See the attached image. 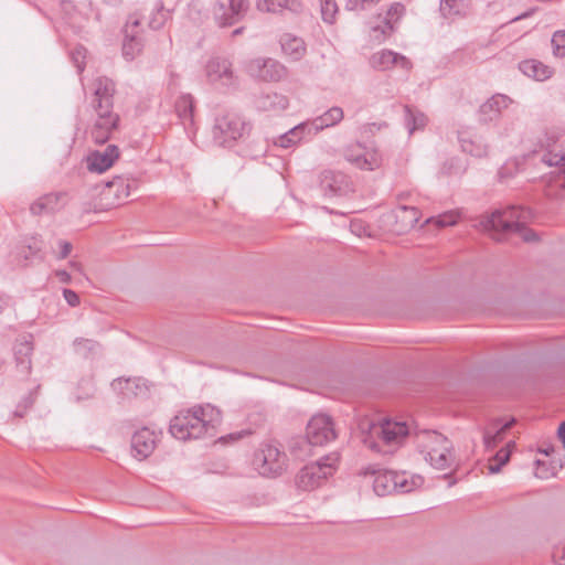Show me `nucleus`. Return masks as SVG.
<instances>
[{
    "label": "nucleus",
    "mask_w": 565,
    "mask_h": 565,
    "mask_svg": "<svg viewBox=\"0 0 565 565\" xmlns=\"http://www.w3.org/2000/svg\"><path fill=\"white\" fill-rule=\"evenodd\" d=\"M67 201L66 192H52L42 195L30 205L33 215L52 214L64 207Z\"/></svg>",
    "instance_id": "obj_19"
},
{
    "label": "nucleus",
    "mask_w": 565,
    "mask_h": 565,
    "mask_svg": "<svg viewBox=\"0 0 565 565\" xmlns=\"http://www.w3.org/2000/svg\"><path fill=\"white\" fill-rule=\"evenodd\" d=\"M344 158L361 170L373 171L382 166V156L375 148L362 143L350 145L344 150Z\"/></svg>",
    "instance_id": "obj_8"
},
{
    "label": "nucleus",
    "mask_w": 565,
    "mask_h": 565,
    "mask_svg": "<svg viewBox=\"0 0 565 565\" xmlns=\"http://www.w3.org/2000/svg\"><path fill=\"white\" fill-rule=\"evenodd\" d=\"M256 7L262 12L279 13L284 9L298 13L302 11V3L298 0H257Z\"/></svg>",
    "instance_id": "obj_26"
},
{
    "label": "nucleus",
    "mask_w": 565,
    "mask_h": 565,
    "mask_svg": "<svg viewBox=\"0 0 565 565\" xmlns=\"http://www.w3.org/2000/svg\"><path fill=\"white\" fill-rule=\"evenodd\" d=\"M370 429L371 434L377 436L383 445L390 447L401 445L409 434L406 423L391 419H383L379 424H372Z\"/></svg>",
    "instance_id": "obj_10"
},
{
    "label": "nucleus",
    "mask_w": 565,
    "mask_h": 565,
    "mask_svg": "<svg viewBox=\"0 0 565 565\" xmlns=\"http://www.w3.org/2000/svg\"><path fill=\"white\" fill-rule=\"evenodd\" d=\"M62 8L65 12H71V9H73L72 2L70 0L62 1Z\"/></svg>",
    "instance_id": "obj_56"
},
{
    "label": "nucleus",
    "mask_w": 565,
    "mask_h": 565,
    "mask_svg": "<svg viewBox=\"0 0 565 565\" xmlns=\"http://www.w3.org/2000/svg\"><path fill=\"white\" fill-rule=\"evenodd\" d=\"M94 110L96 119L93 124L90 136L96 143L103 145L110 138L113 131L117 129L119 116L113 111V108Z\"/></svg>",
    "instance_id": "obj_12"
},
{
    "label": "nucleus",
    "mask_w": 565,
    "mask_h": 565,
    "mask_svg": "<svg viewBox=\"0 0 565 565\" xmlns=\"http://www.w3.org/2000/svg\"><path fill=\"white\" fill-rule=\"evenodd\" d=\"M169 18V11L164 10V8L160 4L156 8L151 18L149 19V26L153 30H159L166 23Z\"/></svg>",
    "instance_id": "obj_42"
},
{
    "label": "nucleus",
    "mask_w": 565,
    "mask_h": 565,
    "mask_svg": "<svg viewBox=\"0 0 565 565\" xmlns=\"http://www.w3.org/2000/svg\"><path fill=\"white\" fill-rule=\"evenodd\" d=\"M131 183L129 179L124 177H116L111 181L106 183L103 194L108 198L114 195L118 203L127 199L130 194Z\"/></svg>",
    "instance_id": "obj_31"
},
{
    "label": "nucleus",
    "mask_w": 565,
    "mask_h": 565,
    "mask_svg": "<svg viewBox=\"0 0 565 565\" xmlns=\"http://www.w3.org/2000/svg\"><path fill=\"white\" fill-rule=\"evenodd\" d=\"M28 249L31 256L36 255L42 249V242L36 237H32L31 242L28 244Z\"/></svg>",
    "instance_id": "obj_51"
},
{
    "label": "nucleus",
    "mask_w": 565,
    "mask_h": 565,
    "mask_svg": "<svg viewBox=\"0 0 565 565\" xmlns=\"http://www.w3.org/2000/svg\"><path fill=\"white\" fill-rule=\"evenodd\" d=\"M405 14V7L401 2L393 3L386 12L382 23L376 24L372 28V32L375 34L377 40H383L391 35L399 20Z\"/></svg>",
    "instance_id": "obj_20"
},
{
    "label": "nucleus",
    "mask_w": 565,
    "mask_h": 565,
    "mask_svg": "<svg viewBox=\"0 0 565 565\" xmlns=\"http://www.w3.org/2000/svg\"><path fill=\"white\" fill-rule=\"evenodd\" d=\"M364 443L373 450H376V451H382V449H380L379 445L374 441H367L366 439L364 440Z\"/></svg>",
    "instance_id": "obj_57"
},
{
    "label": "nucleus",
    "mask_w": 565,
    "mask_h": 565,
    "mask_svg": "<svg viewBox=\"0 0 565 565\" xmlns=\"http://www.w3.org/2000/svg\"><path fill=\"white\" fill-rule=\"evenodd\" d=\"M322 20L327 23H333L338 13V6L334 0H320Z\"/></svg>",
    "instance_id": "obj_41"
},
{
    "label": "nucleus",
    "mask_w": 565,
    "mask_h": 565,
    "mask_svg": "<svg viewBox=\"0 0 565 565\" xmlns=\"http://www.w3.org/2000/svg\"><path fill=\"white\" fill-rule=\"evenodd\" d=\"M518 170V164L515 161H507L498 172L499 179L501 181H505L511 178Z\"/></svg>",
    "instance_id": "obj_46"
},
{
    "label": "nucleus",
    "mask_w": 565,
    "mask_h": 565,
    "mask_svg": "<svg viewBox=\"0 0 565 565\" xmlns=\"http://www.w3.org/2000/svg\"><path fill=\"white\" fill-rule=\"evenodd\" d=\"M511 103V98L507 95H493L480 106L479 120L487 124L498 119L502 110L507 109Z\"/></svg>",
    "instance_id": "obj_21"
},
{
    "label": "nucleus",
    "mask_w": 565,
    "mask_h": 565,
    "mask_svg": "<svg viewBox=\"0 0 565 565\" xmlns=\"http://www.w3.org/2000/svg\"><path fill=\"white\" fill-rule=\"evenodd\" d=\"M253 125L235 111H224L214 118L212 137L216 145L232 148L249 136Z\"/></svg>",
    "instance_id": "obj_4"
},
{
    "label": "nucleus",
    "mask_w": 565,
    "mask_h": 565,
    "mask_svg": "<svg viewBox=\"0 0 565 565\" xmlns=\"http://www.w3.org/2000/svg\"><path fill=\"white\" fill-rule=\"evenodd\" d=\"M459 220V213L456 211H448L438 216L429 217L426 220V224H435L437 227L443 228L446 226H452L457 224Z\"/></svg>",
    "instance_id": "obj_39"
},
{
    "label": "nucleus",
    "mask_w": 565,
    "mask_h": 565,
    "mask_svg": "<svg viewBox=\"0 0 565 565\" xmlns=\"http://www.w3.org/2000/svg\"><path fill=\"white\" fill-rule=\"evenodd\" d=\"M70 267L75 270V271H78V273H83V266L81 263L78 262H75V260H71L70 262Z\"/></svg>",
    "instance_id": "obj_55"
},
{
    "label": "nucleus",
    "mask_w": 565,
    "mask_h": 565,
    "mask_svg": "<svg viewBox=\"0 0 565 565\" xmlns=\"http://www.w3.org/2000/svg\"><path fill=\"white\" fill-rule=\"evenodd\" d=\"M74 345H75L76 350H78V351L82 349L93 350L96 348L97 343L95 341L88 340V339H77V340H75Z\"/></svg>",
    "instance_id": "obj_49"
},
{
    "label": "nucleus",
    "mask_w": 565,
    "mask_h": 565,
    "mask_svg": "<svg viewBox=\"0 0 565 565\" xmlns=\"http://www.w3.org/2000/svg\"><path fill=\"white\" fill-rule=\"evenodd\" d=\"M309 132V125L308 122H301L284 135L279 136L278 140L275 142V145L288 149L295 145H297L306 134Z\"/></svg>",
    "instance_id": "obj_32"
},
{
    "label": "nucleus",
    "mask_w": 565,
    "mask_h": 565,
    "mask_svg": "<svg viewBox=\"0 0 565 565\" xmlns=\"http://www.w3.org/2000/svg\"><path fill=\"white\" fill-rule=\"evenodd\" d=\"M370 64L374 70L386 71L394 65L399 66L405 71L412 68V62L404 55L393 52L391 50H381L370 57Z\"/></svg>",
    "instance_id": "obj_17"
},
{
    "label": "nucleus",
    "mask_w": 565,
    "mask_h": 565,
    "mask_svg": "<svg viewBox=\"0 0 565 565\" xmlns=\"http://www.w3.org/2000/svg\"><path fill=\"white\" fill-rule=\"evenodd\" d=\"M419 211L416 207L402 205L397 209V217H401L406 226L413 227L419 221Z\"/></svg>",
    "instance_id": "obj_40"
},
{
    "label": "nucleus",
    "mask_w": 565,
    "mask_h": 565,
    "mask_svg": "<svg viewBox=\"0 0 565 565\" xmlns=\"http://www.w3.org/2000/svg\"><path fill=\"white\" fill-rule=\"evenodd\" d=\"M532 218V212L521 206H511L504 211H495L480 222L484 231L502 232L505 234H516L524 242H534L536 234L526 227V223Z\"/></svg>",
    "instance_id": "obj_3"
},
{
    "label": "nucleus",
    "mask_w": 565,
    "mask_h": 565,
    "mask_svg": "<svg viewBox=\"0 0 565 565\" xmlns=\"http://www.w3.org/2000/svg\"><path fill=\"white\" fill-rule=\"evenodd\" d=\"M470 9V0H440V12L445 18L465 15Z\"/></svg>",
    "instance_id": "obj_34"
},
{
    "label": "nucleus",
    "mask_w": 565,
    "mask_h": 565,
    "mask_svg": "<svg viewBox=\"0 0 565 565\" xmlns=\"http://www.w3.org/2000/svg\"><path fill=\"white\" fill-rule=\"evenodd\" d=\"M92 107L94 109H108L114 107L115 83L105 76H99L93 82Z\"/></svg>",
    "instance_id": "obj_14"
},
{
    "label": "nucleus",
    "mask_w": 565,
    "mask_h": 565,
    "mask_svg": "<svg viewBox=\"0 0 565 565\" xmlns=\"http://www.w3.org/2000/svg\"><path fill=\"white\" fill-rule=\"evenodd\" d=\"M221 423V412L211 404L198 405L180 412L170 423L171 435L179 440L213 437L215 427Z\"/></svg>",
    "instance_id": "obj_1"
},
{
    "label": "nucleus",
    "mask_w": 565,
    "mask_h": 565,
    "mask_svg": "<svg viewBox=\"0 0 565 565\" xmlns=\"http://www.w3.org/2000/svg\"><path fill=\"white\" fill-rule=\"evenodd\" d=\"M139 20L132 19L128 21L124 30L122 55L126 60H134L143 47L142 36L139 31Z\"/></svg>",
    "instance_id": "obj_16"
},
{
    "label": "nucleus",
    "mask_w": 565,
    "mask_h": 565,
    "mask_svg": "<svg viewBox=\"0 0 565 565\" xmlns=\"http://www.w3.org/2000/svg\"><path fill=\"white\" fill-rule=\"evenodd\" d=\"M557 435H558V438L559 440L562 441L564 448H565V420L563 423H561L558 429H557Z\"/></svg>",
    "instance_id": "obj_54"
},
{
    "label": "nucleus",
    "mask_w": 565,
    "mask_h": 565,
    "mask_svg": "<svg viewBox=\"0 0 565 565\" xmlns=\"http://www.w3.org/2000/svg\"><path fill=\"white\" fill-rule=\"evenodd\" d=\"M63 296H64L65 301L71 307H76V306L79 305V297H78V295L74 290L64 289L63 290Z\"/></svg>",
    "instance_id": "obj_48"
},
{
    "label": "nucleus",
    "mask_w": 565,
    "mask_h": 565,
    "mask_svg": "<svg viewBox=\"0 0 565 565\" xmlns=\"http://www.w3.org/2000/svg\"><path fill=\"white\" fill-rule=\"evenodd\" d=\"M154 446L156 435L149 428H142L132 435L131 448L135 457L147 458L153 451Z\"/></svg>",
    "instance_id": "obj_22"
},
{
    "label": "nucleus",
    "mask_w": 565,
    "mask_h": 565,
    "mask_svg": "<svg viewBox=\"0 0 565 565\" xmlns=\"http://www.w3.org/2000/svg\"><path fill=\"white\" fill-rule=\"evenodd\" d=\"M514 419L502 424L501 419H494L483 430V445L487 450H491L498 446L504 438V434L512 427Z\"/></svg>",
    "instance_id": "obj_25"
},
{
    "label": "nucleus",
    "mask_w": 565,
    "mask_h": 565,
    "mask_svg": "<svg viewBox=\"0 0 565 565\" xmlns=\"http://www.w3.org/2000/svg\"><path fill=\"white\" fill-rule=\"evenodd\" d=\"M553 54L557 57L565 56V30L556 31L552 36Z\"/></svg>",
    "instance_id": "obj_43"
},
{
    "label": "nucleus",
    "mask_w": 565,
    "mask_h": 565,
    "mask_svg": "<svg viewBox=\"0 0 565 565\" xmlns=\"http://www.w3.org/2000/svg\"><path fill=\"white\" fill-rule=\"evenodd\" d=\"M369 1H370V3H372V4H373V3L379 2L380 0H369Z\"/></svg>",
    "instance_id": "obj_63"
},
{
    "label": "nucleus",
    "mask_w": 565,
    "mask_h": 565,
    "mask_svg": "<svg viewBox=\"0 0 565 565\" xmlns=\"http://www.w3.org/2000/svg\"><path fill=\"white\" fill-rule=\"evenodd\" d=\"M248 9L246 0H216L212 12L215 23L226 28L237 23Z\"/></svg>",
    "instance_id": "obj_7"
},
{
    "label": "nucleus",
    "mask_w": 565,
    "mask_h": 565,
    "mask_svg": "<svg viewBox=\"0 0 565 565\" xmlns=\"http://www.w3.org/2000/svg\"><path fill=\"white\" fill-rule=\"evenodd\" d=\"M543 454H545L546 456H548L551 452L554 451L553 447H548V448H545L544 450H541Z\"/></svg>",
    "instance_id": "obj_61"
},
{
    "label": "nucleus",
    "mask_w": 565,
    "mask_h": 565,
    "mask_svg": "<svg viewBox=\"0 0 565 565\" xmlns=\"http://www.w3.org/2000/svg\"><path fill=\"white\" fill-rule=\"evenodd\" d=\"M459 140L463 152L476 158H483L488 154L489 147L481 139L460 137Z\"/></svg>",
    "instance_id": "obj_37"
},
{
    "label": "nucleus",
    "mask_w": 565,
    "mask_h": 565,
    "mask_svg": "<svg viewBox=\"0 0 565 565\" xmlns=\"http://www.w3.org/2000/svg\"><path fill=\"white\" fill-rule=\"evenodd\" d=\"M253 465L262 476H279L287 465V456L274 444H263L255 452Z\"/></svg>",
    "instance_id": "obj_6"
},
{
    "label": "nucleus",
    "mask_w": 565,
    "mask_h": 565,
    "mask_svg": "<svg viewBox=\"0 0 565 565\" xmlns=\"http://www.w3.org/2000/svg\"><path fill=\"white\" fill-rule=\"evenodd\" d=\"M289 106L287 96L279 93L263 94L257 99V107L264 111L281 113Z\"/></svg>",
    "instance_id": "obj_27"
},
{
    "label": "nucleus",
    "mask_w": 565,
    "mask_h": 565,
    "mask_svg": "<svg viewBox=\"0 0 565 565\" xmlns=\"http://www.w3.org/2000/svg\"><path fill=\"white\" fill-rule=\"evenodd\" d=\"M34 398L32 393H29L26 396L22 398V401L18 404L13 415L15 417H23L26 411L33 405Z\"/></svg>",
    "instance_id": "obj_45"
},
{
    "label": "nucleus",
    "mask_w": 565,
    "mask_h": 565,
    "mask_svg": "<svg viewBox=\"0 0 565 565\" xmlns=\"http://www.w3.org/2000/svg\"><path fill=\"white\" fill-rule=\"evenodd\" d=\"M366 4H371L369 0H348L345 8L348 10L365 9Z\"/></svg>",
    "instance_id": "obj_50"
},
{
    "label": "nucleus",
    "mask_w": 565,
    "mask_h": 565,
    "mask_svg": "<svg viewBox=\"0 0 565 565\" xmlns=\"http://www.w3.org/2000/svg\"><path fill=\"white\" fill-rule=\"evenodd\" d=\"M373 489L380 497L391 494L395 491V471H380L373 481Z\"/></svg>",
    "instance_id": "obj_33"
},
{
    "label": "nucleus",
    "mask_w": 565,
    "mask_h": 565,
    "mask_svg": "<svg viewBox=\"0 0 565 565\" xmlns=\"http://www.w3.org/2000/svg\"><path fill=\"white\" fill-rule=\"evenodd\" d=\"M282 52L292 61L301 60L306 54V44L302 39L286 33L280 38Z\"/></svg>",
    "instance_id": "obj_29"
},
{
    "label": "nucleus",
    "mask_w": 565,
    "mask_h": 565,
    "mask_svg": "<svg viewBox=\"0 0 565 565\" xmlns=\"http://www.w3.org/2000/svg\"><path fill=\"white\" fill-rule=\"evenodd\" d=\"M417 444L425 461L434 469L457 470L459 462L455 447L446 436L435 430H423L417 434Z\"/></svg>",
    "instance_id": "obj_2"
},
{
    "label": "nucleus",
    "mask_w": 565,
    "mask_h": 565,
    "mask_svg": "<svg viewBox=\"0 0 565 565\" xmlns=\"http://www.w3.org/2000/svg\"><path fill=\"white\" fill-rule=\"evenodd\" d=\"M407 114V122L409 126V132L412 134L416 129L425 127L427 119L423 114H413L408 107H405Z\"/></svg>",
    "instance_id": "obj_44"
},
{
    "label": "nucleus",
    "mask_w": 565,
    "mask_h": 565,
    "mask_svg": "<svg viewBox=\"0 0 565 565\" xmlns=\"http://www.w3.org/2000/svg\"><path fill=\"white\" fill-rule=\"evenodd\" d=\"M306 436L308 443L315 446L333 440L337 435L331 417L326 414L315 415L307 425Z\"/></svg>",
    "instance_id": "obj_11"
},
{
    "label": "nucleus",
    "mask_w": 565,
    "mask_h": 565,
    "mask_svg": "<svg viewBox=\"0 0 565 565\" xmlns=\"http://www.w3.org/2000/svg\"><path fill=\"white\" fill-rule=\"evenodd\" d=\"M344 117L343 110L341 107H331L321 116L313 119L309 125V132H318L324 128L332 127L339 124Z\"/></svg>",
    "instance_id": "obj_28"
},
{
    "label": "nucleus",
    "mask_w": 565,
    "mask_h": 565,
    "mask_svg": "<svg viewBox=\"0 0 565 565\" xmlns=\"http://www.w3.org/2000/svg\"><path fill=\"white\" fill-rule=\"evenodd\" d=\"M71 250H72V245L67 242H62L60 258H62V259L66 258L70 255Z\"/></svg>",
    "instance_id": "obj_53"
},
{
    "label": "nucleus",
    "mask_w": 565,
    "mask_h": 565,
    "mask_svg": "<svg viewBox=\"0 0 565 565\" xmlns=\"http://www.w3.org/2000/svg\"><path fill=\"white\" fill-rule=\"evenodd\" d=\"M242 31H243V28H238V29L234 30L233 35H238L242 33Z\"/></svg>",
    "instance_id": "obj_62"
},
{
    "label": "nucleus",
    "mask_w": 565,
    "mask_h": 565,
    "mask_svg": "<svg viewBox=\"0 0 565 565\" xmlns=\"http://www.w3.org/2000/svg\"><path fill=\"white\" fill-rule=\"evenodd\" d=\"M247 73L264 82H278L287 76V68L273 58L257 57L247 62Z\"/></svg>",
    "instance_id": "obj_9"
},
{
    "label": "nucleus",
    "mask_w": 565,
    "mask_h": 565,
    "mask_svg": "<svg viewBox=\"0 0 565 565\" xmlns=\"http://www.w3.org/2000/svg\"><path fill=\"white\" fill-rule=\"evenodd\" d=\"M119 158V149L115 145H108L103 150H96L87 156V168L92 172L103 173L108 170Z\"/></svg>",
    "instance_id": "obj_18"
},
{
    "label": "nucleus",
    "mask_w": 565,
    "mask_h": 565,
    "mask_svg": "<svg viewBox=\"0 0 565 565\" xmlns=\"http://www.w3.org/2000/svg\"><path fill=\"white\" fill-rule=\"evenodd\" d=\"M114 391L128 397L139 395L147 391L146 384L141 379H117L111 383Z\"/></svg>",
    "instance_id": "obj_30"
},
{
    "label": "nucleus",
    "mask_w": 565,
    "mask_h": 565,
    "mask_svg": "<svg viewBox=\"0 0 565 565\" xmlns=\"http://www.w3.org/2000/svg\"><path fill=\"white\" fill-rule=\"evenodd\" d=\"M515 447L514 441H509L501 448L492 458L489 459L488 469L489 473H498L501 468L509 461L512 449Z\"/></svg>",
    "instance_id": "obj_36"
},
{
    "label": "nucleus",
    "mask_w": 565,
    "mask_h": 565,
    "mask_svg": "<svg viewBox=\"0 0 565 565\" xmlns=\"http://www.w3.org/2000/svg\"><path fill=\"white\" fill-rule=\"evenodd\" d=\"M14 360L18 371L22 375H29L31 371V355L33 352V342L28 337L19 339L14 345Z\"/></svg>",
    "instance_id": "obj_23"
},
{
    "label": "nucleus",
    "mask_w": 565,
    "mask_h": 565,
    "mask_svg": "<svg viewBox=\"0 0 565 565\" xmlns=\"http://www.w3.org/2000/svg\"><path fill=\"white\" fill-rule=\"evenodd\" d=\"M205 71L211 83H220L223 86H232L235 84L232 63L226 58H211L206 64Z\"/></svg>",
    "instance_id": "obj_15"
},
{
    "label": "nucleus",
    "mask_w": 565,
    "mask_h": 565,
    "mask_svg": "<svg viewBox=\"0 0 565 565\" xmlns=\"http://www.w3.org/2000/svg\"><path fill=\"white\" fill-rule=\"evenodd\" d=\"M8 306V299L0 297V312Z\"/></svg>",
    "instance_id": "obj_58"
},
{
    "label": "nucleus",
    "mask_w": 565,
    "mask_h": 565,
    "mask_svg": "<svg viewBox=\"0 0 565 565\" xmlns=\"http://www.w3.org/2000/svg\"><path fill=\"white\" fill-rule=\"evenodd\" d=\"M532 12H533V11L531 10V11H527V12H525V13H523V14H520V15L515 17L514 19H512V21H518V20L524 19V18H526V17L531 15V14H532Z\"/></svg>",
    "instance_id": "obj_59"
},
{
    "label": "nucleus",
    "mask_w": 565,
    "mask_h": 565,
    "mask_svg": "<svg viewBox=\"0 0 565 565\" xmlns=\"http://www.w3.org/2000/svg\"><path fill=\"white\" fill-rule=\"evenodd\" d=\"M54 275L58 278L62 284H70L72 280L71 275L66 270H55Z\"/></svg>",
    "instance_id": "obj_52"
},
{
    "label": "nucleus",
    "mask_w": 565,
    "mask_h": 565,
    "mask_svg": "<svg viewBox=\"0 0 565 565\" xmlns=\"http://www.w3.org/2000/svg\"><path fill=\"white\" fill-rule=\"evenodd\" d=\"M423 482L420 477H412L411 480L405 472L395 471V491L399 493H407L419 487Z\"/></svg>",
    "instance_id": "obj_38"
},
{
    "label": "nucleus",
    "mask_w": 565,
    "mask_h": 565,
    "mask_svg": "<svg viewBox=\"0 0 565 565\" xmlns=\"http://www.w3.org/2000/svg\"><path fill=\"white\" fill-rule=\"evenodd\" d=\"M340 456L332 452L320 460L305 466L296 478L299 489L311 491L320 487L337 470Z\"/></svg>",
    "instance_id": "obj_5"
},
{
    "label": "nucleus",
    "mask_w": 565,
    "mask_h": 565,
    "mask_svg": "<svg viewBox=\"0 0 565 565\" xmlns=\"http://www.w3.org/2000/svg\"><path fill=\"white\" fill-rule=\"evenodd\" d=\"M72 58L78 70V72L84 71V58H85V49L78 47L72 53Z\"/></svg>",
    "instance_id": "obj_47"
},
{
    "label": "nucleus",
    "mask_w": 565,
    "mask_h": 565,
    "mask_svg": "<svg viewBox=\"0 0 565 565\" xmlns=\"http://www.w3.org/2000/svg\"><path fill=\"white\" fill-rule=\"evenodd\" d=\"M175 113L182 120L183 125L193 122V109L194 103L193 97L190 94L181 95L175 102Z\"/></svg>",
    "instance_id": "obj_35"
},
{
    "label": "nucleus",
    "mask_w": 565,
    "mask_h": 565,
    "mask_svg": "<svg viewBox=\"0 0 565 565\" xmlns=\"http://www.w3.org/2000/svg\"><path fill=\"white\" fill-rule=\"evenodd\" d=\"M320 186L327 196L347 195L352 191L350 179L344 173L332 170L320 174Z\"/></svg>",
    "instance_id": "obj_13"
},
{
    "label": "nucleus",
    "mask_w": 565,
    "mask_h": 565,
    "mask_svg": "<svg viewBox=\"0 0 565 565\" xmlns=\"http://www.w3.org/2000/svg\"><path fill=\"white\" fill-rule=\"evenodd\" d=\"M519 70L537 82L550 79L554 75V68L535 58H527L519 63Z\"/></svg>",
    "instance_id": "obj_24"
},
{
    "label": "nucleus",
    "mask_w": 565,
    "mask_h": 565,
    "mask_svg": "<svg viewBox=\"0 0 565 565\" xmlns=\"http://www.w3.org/2000/svg\"><path fill=\"white\" fill-rule=\"evenodd\" d=\"M444 478L451 479L450 482H449V487H451V486H454L456 483V479H452V475L451 473H445Z\"/></svg>",
    "instance_id": "obj_60"
}]
</instances>
